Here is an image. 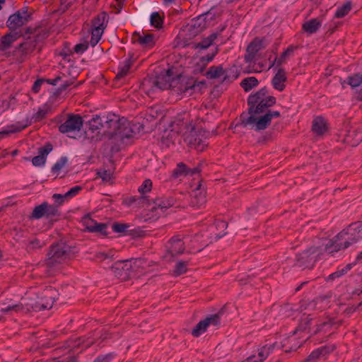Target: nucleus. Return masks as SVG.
I'll return each mask as SVG.
<instances>
[{
  "label": "nucleus",
  "mask_w": 362,
  "mask_h": 362,
  "mask_svg": "<svg viewBox=\"0 0 362 362\" xmlns=\"http://www.w3.org/2000/svg\"><path fill=\"white\" fill-rule=\"evenodd\" d=\"M107 14L105 13H101L93 21V26L95 28L105 29L104 23L106 21Z\"/></svg>",
  "instance_id": "42"
},
{
  "label": "nucleus",
  "mask_w": 362,
  "mask_h": 362,
  "mask_svg": "<svg viewBox=\"0 0 362 362\" xmlns=\"http://www.w3.org/2000/svg\"><path fill=\"white\" fill-rule=\"evenodd\" d=\"M52 150V146L50 144H47L44 147L40 148L38 153L39 155L35 156L32 163L35 166H40L45 164L46 161V156Z\"/></svg>",
  "instance_id": "24"
},
{
  "label": "nucleus",
  "mask_w": 362,
  "mask_h": 362,
  "mask_svg": "<svg viewBox=\"0 0 362 362\" xmlns=\"http://www.w3.org/2000/svg\"><path fill=\"white\" fill-rule=\"evenodd\" d=\"M105 122L103 124L100 117L97 116L89 122V129L86 132V134L88 136L93 139L95 138V133L96 132L100 134L98 130L103 128L104 129L103 134L106 136L105 132L107 131V128L105 127Z\"/></svg>",
  "instance_id": "21"
},
{
  "label": "nucleus",
  "mask_w": 362,
  "mask_h": 362,
  "mask_svg": "<svg viewBox=\"0 0 362 362\" xmlns=\"http://www.w3.org/2000/svg\"><path fill=\"white\" fill-rule=\"evenodd\" d=\"M163 23V20L158 13L155 12L151 14V24L154 27L160 28Z\"/></svg>",
  "instance_id": "48"
},
{
  "label": "nucleus",
  "mask_w": 362,
  "mask_h": 362,
  "mask_svg": "<svg viewBox=\"0 0 362 362\" xmlns=\"http://www.w3.org/2000/svg\"><path fill=\"white\" fill-rule=\"evenodd\" d=\"M184 142L197 151H203L207 146V136L201 127H195L188 122L187 133L184 136Z\"/></svg>",
  "instance_id": "7"
},
{
  "label": "nucleus",
  "mask_w": 362,
  "mask_h": 362,
  "mask_svg": "<svg viewBox=\"0 0 362 362\" xmlns=\"http://www.w3.org/2000/svg\"><path fill=\"white\" fill-rule=\"evenodd\" d=\"M47 114V112L45 110H40L35 115V118L36 119H42V118H44L45 117Z\"/></svg>",
  "instance_id": "64"
},
{
  "label": "nucleus",
  "mask_w": 362,
  "mask_h": 362,
  "mask_svg": "<svg viewBox=\"0 0 362 362\" xmlns=\"http://www.w3.org/2000/svg\"><path fill=\"white\" fill-rule=\"evenodd\" d=\"M144 262L141 259L134 261H118L111 267L113 275L121 281H126L130 279V272L136 268L141 267Z\"/></svg>",
  "instance_id": "8"
},
{
  "label": "nucleus",
  "mask_w": 362,
  "mask_h": 362,
  "mask_svg": "<svg viewBox=\"0 0 362 362\" xmlns=\"http://www.w3.org/2000/svg\"><path fill=\"white\" fill-rule=\"evenodd\" d=\"M217 35L216 33H213L208 37L204 38L202 42L192 44V47L195 49L200 48L202 49H207L211 45H212Z\"/></svg>",
  "instance_id": "31"
},
{
  "label": "nucleus",
  "mask_w": 362,
  "mask_h": 362,
  "mask_svg": "<svg viewBox=\"0 0 362 362\" xmlns=\"http://www.w3.org/2000/svg\"><path fill=\"white\" fill-rule=\"evenodd\" d=\"M180 81V75L174 72L173 69L162 71L155 78H145L141 88L150 97H153L155 89H173L175 91L182 90Z\"/></svg>",
  "instance_id": "1"
},
{
  "label": "nucleus",
  "mask_w": 362,
  "mask_h": 362,
  "mask_svg": "<svg viewBox=\"0 0 362 362\" xmlns=\"http://www.w3.org/2000/svg\"><path fill=\"white\" fill-rule=\"evenodd\" d=\"M153 187V183L151 180L147 179L145 180L141 187L139 188L138 191L140 194H144L145 193L149 192L151 191Z\"/></svg>",
  "instance_id": "47"
},
{
  "label": "nucleus",
  "mask_w": 362,
  "mask_h": 362,
  "mask_svg": "<svg viewBox=\"0 0 362 362\" xmlns=\"http://www.w3.org/2000/svg\"><path fill=\"white\" fill-rule=\"evenodd\" d=\"M275 344H272L270 345H266L262 346L261 349L258 350V357L259 360L263 362L270 354V353L274 349Z\"/></svg>",
  "instance_id": "36"
},
{
  "label": "nucleus",
  "mask_w": 362,
  "mask_h": 362,
  "mask_svg": "<svg viewBox=\"0 0 362 362\" xmlns=\"http://www.w3.org/2000/svg\"><path fill=\"white\" fill-rule=\"evenodd\" d=\"M187 174H189V171L187 166L184 163H180L177 164V167L173 170V176L177 178L181 175H187Z\"/></svg>",
  "instance_id": "40"
},
{
  "label": "nucleus",
  "mask_w": 362,
  "mask_h": 362,
  "mask_svg": "<svg viewBox=\"0 0 362 362\" xmlns=\"http://www.w3.org/2000/svg\"><path fill=\"white\" fill-rule=\"evenodd\" d=\"M355 264H348L344 268L341 270H338L331 274H329L327 279V281H332L336 278H339L350 270Z\"/></svg>",
  "instance_id": "38"
},
{
  "label": "nucleus",
  "mask_w": 362,
  "mask_h": 362,
  "mask_svg": "<svg viewBox=\"0 0 362 362\" xmlns=\"http://www.w3.org/2000/svg\"><path fill=\"white\" fill-rule=\"evenodd\" d=\"M320 25V21L316 18H314L309 21L305 22L303 24L302 28L305 32L308 33H313L319 29Z\"/></svg>",
  "instance_id": "30"
},
{
  "label": "nucleus",
  "mask_w": 362,
  "mask_h": 362,
  "mask_svg": "<svg viewBox=\"0 0 362 362\" xmlns=\"http://www.w3.org/2000/svg\"><path fill=\"white\" fill-rule=\"evenodd\" d=\"M322 356L320 351L314 350L303 362H317Z\"/></svg>",
  "instance_id": "49"
},
{
  "label": "nucleus",
  "mask_w": 362,
  "mask_h": 362,
  "mask_svg": "<svg viewBox=\"0 0 362 362\" xmlns=\"http://www.w3.org/2000/svg\"><path fill=\"white\" fill-rule=\"evenodd\" d=\"M22 309H23L22 305H12V306H8L5 308H1V311L4 313H7L11 310H15V311L18 312V310H21Z\"/></svg>",
  "instance_id": "61"
},
{
  "label": "nucleus",
  "mask_w": 362,
  "mask_h": 362,
  "mask_svg": "<svg viewBox=\"0 0 362 362\" xmlns=\"http://www.w3.org/2000/svg\"><path fill=\"white\" fill-rule=\"evenodd\" d=\"M264 39L256 37L249 43L244 59L247 63L255 62L259 56V52L264 49Z\"/></svg>",
  "instance_id": "15"
},
{
  "label": "nucleus",
  "mask_w": 362,
  "mask_h": 362,
  "mask_svg": "<svg viewBox=\"0 0 362 362\" xmlns=\"http://www.w3.org/2000/svg\"><path fill=\"white\" fill-rule=\"evenodd\" d=\"M318 247L315 245L304 247L296 256V261L300 267L312 268L315 262V255Z\"/></svg>",
  "instance_id": "12"
},
{
  "label": "nucleus",
  "mask_w": 362,
  "mask_h": 362,
  "mask_svg": "<svg viewBox=\"0 0 362 362\" xmlns=\"http://www.w3.org/2000/svg\"><path fill=\"white\" fill-rule=\"evenodd\" d=\"M70 250L64 244L53 245L47 254L46 264L49 268H55L69 257Z\"/></svg>",
  "instance_id": "9"
},
{
  "label": "nucleus",
  "mask_w": 362,
  "mask_h": 362,
  "mask_svg": "<svg viewBox=\"0 0 362 362\" xmlns=\"http://www.w3.org/2000/svg\"><path fill=\"white\" fill-rule=\"evenodd\" d=\"M214 55H215V52L212 53L210 55L208 54L206 57H202L199 59V62L197 63L195 69H194V72H197V73L202 72L204 70V69L206 66V64L213 59Z\"/></svg>",
  "instance_id": "34"
},
{
  "label": "nucleus",
  "mask_w": 362,
  "mask_h": 362,
  "mask_svg": "<svg viewBox=\"0 0 362 362\" xmlns=\"http://www.w3.org/2000/svg\"><path fill=\"white\" fill-rule=\"evenodd\" d=\"M81 189V187L79 186L74 187L71 188L69 191H68L65 194L64 197H72L76 196Z\"/></svg>",
  "instance_id": "56"
},
{
  "label": "nucleus",
  "mask_w": 362,
  "mask_h": 362,
  "mask_svg": "<svg viewBox=\"0 0 362 362\" xmlns=\"http://www.w3.org/2000/svg\"><path fill=\"white\" fill-rule=\"evenodd\" d=\"M346 142L352 146L358 145L362 141V132L349 131L346 137Z\"/></svg>",
  "instance_id": "28"
},
{
  "label": "nucleus",
  "mask_w": 362,
  "mask_h": 362,
  "mask_svg": "<svg viewBox=\"0 0 362 362\" xmlns=\"http://www.w3.org/2000/svg\"><path fill=\"white\" fill-rule=\"evenodd\" d=\"M37 40V37H28L25 42L19 45L18 48L24 54H28L36 47Z\"/></svg>",
  "instance_id": "27"
},
{
  "label": "nucleus",
  "mask_w": 362,
  "mask_h": 362,
  "mask_svg": "<svg viewBox=\"0 0 362 362\" xmlns=\"http://www.w3.org/2000/svg\"><path fill=\"white\" fill-rule=\"evenodd\" d=\"M30 16L27 12L18 11L11 15L7 21V26L11 30H16L17 28L25 25L29 20Z\"/></svg>",
  "instance_id": "17"
},
{
  "label": "nucleus",
  "mask_w": 362,
  "mask_h": 362,
  "mask_svg": "<svg viewBox=\"0 0 362 362\" xmlns=\"http://www.w3.org/2000/svg\"><path fill=\"white\" fill-rule=\"evenodd\" d=\"M184 78H181L180 77V81L181 83V84H178V86H181L182 88L183 89L182 90H179V91H176L177 93H186L189 89L192 88L193 87V85H190V86H187L186 83H185L184 81Z\"/></svg>",
  "instance_id": "57"
},
{
  "label": "nucleus",
  "mask_w": 362,
  "mask_h": 362,
  "mask_svg": "<svg viewBox=\"0 0 362 362\" xmlns=\"http://www.w3.org/2000/svg\"><path fill=\"white\" fill-rule=\"evenodd\" d=\"M168 243L169 246L167 252L170 255L171 257L182 254L185 250L182 240L178 236L172 238Z\"/></svg>",
  "instance_id": "20"
},
{
  "label": "nucleus",
  "mask_w": 362,
  "mask_h": 362,
  "mask_svg": "<svg viewBox=\"0 0 362 362\" xmlns=\"http://www.w3.org/2000/svg\"><path fill=\"white\" fill-rule=\"evenodd\" d=\"M131 67V62L129 61H127L124 66L121 69V70L117 73L116 76V79H120L124 77L128 73L129 69Z\"/></svg>",
  "instance_id": "50"
},
{
  "label": "nucleus",
  "mask_w": 362,
  "mask_h": 362,
  "mask_svg": "<svg viewBox=\"0 0 362 362\" xmlns=\"http://www.w3.org/2000/svg\"><path fill=\"white\" fill-rule=\"evenodd\" d=\"M110 358H111V354H107L105 356H100L93 362H105L107 360L110 359Z\"/></svg>",
  "instance_id": "63"
},
{
  "label": "nucleus",
  "mask_w": 362,
  "mask_h": 362,
  "mask_svg": "<svg viewBox=\"0 0 362 362\" xmlns=\"http://www.w3.org/2000/svg\"><path fill=\"white\" fill-rule=\"evenodd\" d=\"M104 29L93 28L92 30V36L90 39V44L93 47L96 45L101 38Z\"/></svg>",
  "instance_id": "44"
},
{
  "label": "nucleus",
  "mask_w": 362,
  "mask_h": 362,
  "mask_svg": "<svg viewBox=\"0 0 362 362\" xmlns=\"http://www.w3.org/2000/svg\"><path fill=\"white\" fill-rule=\"evenodd\" d=\"M336 346L334 344L332 345H326L323 346L321 348L317 349L319 351H320V354L322 356H326L330 353H332L334 349Z\"/></svg>",
  "instance_id": "51"
},
{
  "label": "nucleus",
  "mask_w": 362,
  "mask_h": 362,
  "mask_svg": "<svg viewBox=\"0 0 362 362\" xmlns=\"http://www.w3.org/2000/svg\"><path fill=\"white\" fill-rule=\"evenodd\" d=\"M152 200L153 199H149L146 196H141L139 199V204L141 207L149 206L153 204V202H152Z\"/></svg>",
  "instance_id": "53"
},
{
  "label": "nucleus",
  "mask_w": 362,
  "mask_h": 362,
  "mask_svg": "<svg viewBox=\"0 0 362 362\" xmlns=\"http://www.w3.org/2000/svg\"><path fill=\"white\" fill-rule=\"evenodd\" d=\"M287 81L286 71L282 68H279L276 74L272 80V84L274 89L283 91L286 87L285 83Z\"/></svg>",
  "instance_id": "22"
},
{
  "label": "nucleus",
  "mask_w": 362,
  "mask_h": 362,
  "mask_svg": "<svg viewBox=\"0 0 362 362\" xmlns=\"http://www.w3.org/2000/svg\"><path fill=\"white\" fill-rule=\"evenodd\" d=\"M134 40L137 41L142 45L151 47L153 45V35L152 34H146L141 35L139 33H135L133 35Z\"/></svg>",
  "instance_id": "29"
},
{
  "label": "nucleus",
  "mask_w": 362,
  "mask_h": 362,
  "mask_svg": "<svg viewBox=\"0 0 362 362\" xmlns=\"http://www.w3.org/2000/svg\"><path fill=\"white\" fill-rule=\"evenodd\" d=\"M313 318L310 315H308L306 317H305L299 325L298 329H296V332H303L305 334V336L303 337L300 341L292 345L288 349H285V352L288 353L291 351H296L299 347L302 346V344L306 341L312 335L315 334L313 333L314 329L311 328V322Z\"/></svg>",
  "instance_id": "11"
},
{
  "label": "nucleus",
  "mask_w": 362,
  "mask_h": 362,
  "mask_svg": "<svg viewBox=\"0 0 362 362\" xmlns=\"http://www.w3.org/2000/svg\"><path fill=\"white\" fill-rule=\"evenodd\" d=\"M98 175L105 181L109 180L111 177L110 172L105 170L98 172Z\"/></svg>",
  "instance_id": "62"
},
{
  "label": "nucleus",
  "mask_w": 362,
  "mask_h": 362,
  "mask_svg": "<svg viewBox=\"0 0 362 362\" xmlns=\"http://www.w3.org/2000/svg\"><path fill=\"white\" fill-rule=\"evenodd\" d=\"M187 271V262H183V261H180L176 264L175 269L173 270V274L175 276H180V275H182V274L186 273Z\"/></svg>",
  "instance_id": "46"
},
{
  "label": "nucleus",
  "mask_w": 362,
  "mask_h": 362,
  "mask_svg": "<svg viewBox=\"0 0 362 362\" xmlns=\"http://www.w3.org/2000/svg\"><path fill=\"white\" fill-rule=\"evenodd\" d=\"M204 28V18L202 16H199L196 20L192 21V23L186 27L184 32L189 33L187 35L189 37H194L199 34Z\"/></svg>",
  "instance_id": "19"
},
{
  "label": "nucleus",
  "mask_w": 362,
  "mask_h": 362,
  "mask_svg": "<svg viewBox=\"0 0 362 362\" xmlns=\"http://www.w3.org/2000/svg\"><path fill=\"white\" fill-rule=\"evenodd\" d=\"M67 162V158L65 157L62 158L58 162H57L52 167V171L54 173L59 172Z\"/></svg>",
  "instance_id": "52"
},
{
  "label": "nucleus",
  "mask_w": 362,
  "mask_h": 362,
  "mask_svg": "<svg viewBox=\"0 0 362 362\" xmlns=\"http://www.w3.org/2000/svg\"><path fill=\"white\" fill-rule=\"evenodd\" d=\"M127 228V226L123 223H114L112 226V229L117 233H122Z\"/></svg>",
  "instance_id": "60"
},
{
  "label": "nucleus",
  "mask_w": 362,
  "mask_h": 362,
  "mask_svg": "<svg viewBox=\"0 0 362 362\" xmlns=\"http://www.w3.org/2000/svg\"><path fill=\"white\" fill-rule=\"evenodd\" d=\"M280 112H264L258 110H248L247 112L243 113L240 116L241 124L244 126H250L255 131L266 129L272 123L273 117H279Z\"/></svg>",
  "instance_id": "4"
},
{
  "label": "nucleus",
  "mask_w": 362,
  "mask_h": 362,
  "mask_svg": "<svg viewBox=\"0 0 362 362\" xmlns=\"http://www.w3.org/2000/svg\"><path fill=\"white\" fill-rule=\"evenodd\" d=\"M83 223L86 227V230L90 232V228L94 226L95 221L90 218L88 216H85L83 219Z\"/></svg>",
  "instance_id": "55"
},
{
  "label": "nucleus",
  "mask_w": 362,
  "mask_h": 362,
  "mask_svg": "<svg viewBox=\"0 0 362 362\" xmlns=\"http://www.w3.org/2000/svg\"><path fill=\"white\" fill-rule=\"evenodd\" d=\"M88 47V43L87 42L78 44L74 47V52L76 53H81L87 49Z\"/></svg>",
  "instance_id": "58"
},
{
  "label": "nucleus",
  "mask_w": 362,
  "mask_h": 362,
  "mask_svg": "<svg viewBox=\"0 0 362 362\" xmlns=\"http://www.w3.org/2000/svg\"><path fill=\"white\" fill-rule=\"evenodd\" d=\"M83 126L82 117L78 115H69L66 120L59 127V131L62 134L80 131Z\"/></svg>",
  "instance_id": "14"
},
{
  "label": "nucleus",
  "mask_w": 362,
  "mask_h": 362,
  "mask_svg": "<svg viewBox=\"0 0 362 362\" xmlns=\"http://www.w3.org/2000/svg\"><path fill=\"white\" fill-rule=\"evenodd\" d=\"M152 202L153 205L158 206V208L163 209H168L171 206V205H165L163 201L160 200L159 198H156L152 200Z\"/></svg>",
  "instance_id": "59"
},
{
  "label": "nucleus",
  "mask_w": 362,
  "mask_h": 362,
  "mask_svg": "<svg viewBox=\"0 0 362 362\" xmlns=\"http://www.w3.org/2000/svg\"><path fill=\"white\" fill-rule=\"evenodd\" d=\"M225 74V71L223 70V67L219 66H211L209 68V69L206 71V76L208 78L210 79H214V78H218L223 76Z\"/></svg>",
  "instance_id": "32"
},
{
  "label": "nucleus",
  "mask_w": 362,
  "mask_h": 362,
  "mask_svg": "<svg viewBox=\"0 0 362 362\" xmlns=\"http://www.w3.org/2000/svg\"><path fill=\"white\" fill-rule=\"evenodd\" d=\"M351 9V2H346L341 7L339 8L335 13L337 18H343L348 14Z\"/></svg>",
  "instance_id": "41"
},
{
  "label": "nucleus",
  "mask_w": 362,
  "mask_h": 362,
  "mask_svg": "<svg viewBox=\"0 0 362 362\" xmlns=\"http://www.w3.org/2000/svg\"><path fill=\"white\" fill-rule=\"evenodd\" d=\"M188 122L180 119L171 121L163 129L161 142L168 148L181 144L187 133Z\"/></svg>",
  "instance_id": "5"
},
{
  "label": "nucleus",
  "mask_w": 362,
  "mask_h": 362,
  "mask_svg": "<svg viewBox=\"0 0 362 362\" xmlns=\"http://www.w3.org/2000/svg\"><path fill=\"white\" fill-rule=\"evenodd\" d=\"M107 224L105 223H98L95 222L94 223V226L90 228V232L91 233H98L102 235L106 236L107 233L106 231Z\"/></svg>",
  "instance_id": "45"
},
{
  "label": "nucleus",
  "mask_w": 362,
  "mask_h": 362,
  "mask_svg": "<svg viewBox=\"0 0 362 362\" xmlns=\"http://www.w3.org/2000/svg\"><path fill=\"white\" fill-rule=\"evenodd\" d=\"M105 127L107 128V131L105 132L106 136L117 141L130 139L134 134L132 124L127 119L119 118L115 115L107 117Z\"/></svg>",
  "instance_id": "3"
},
{
  "label": "nucleus",
  "mask_w": 362,
  "mask_h": 362,
  "mask_svg": "<svg viewBox=\"0 0 362 362\" xmlns=\"http://www.w3.org/2000/svg\"><path fill=\"white\" fill-rule=\"evenodd\" d=\"M293 52L292 48H288L286 51H284L281 55L279 58H276L274 62L269 66V69L274 65V63H276V66L279 68H281V66L285 62L286 57L288 55Z\"/></svg>",
  "instance_id": "43"
},
{
  "label": "nucleus",
  "mask_w": 362,
  "mask_h": 362,
  "mask_svg": "<svg viewBox=\"0 0 362 362\" xmlns=\"http://www.w3.org/2000/svg\"><path fill=\"white\" fill-rule=\"evenodd\" d=\"M21 36L19 32H11L3 36L1 39L0 49L5 50L11 47L13 42L16 41Z\"/></svg>",
  "instance_id": "26"
},
{
  "label": "nucleus",
  "mask_w": 362,
  "mask_h": 362,
  "mask_svg": "<svg viewBox=\"0 0 362 362\" xmlns=\"http://www.w3.org/2000/svg\"><path fill=\"white\" fill-rule=\"evenodd\" d=\"M55 293V291L52 288L42 292L38 300L33 306V310L35 311H42L52 308L54 301Z\"/></svg>",
  "instance_id": "13"
},
{
  "label": "nucleus",
  "mask_w": 362,
  "mask_h": 362,
  "mask_svg": "<svg viewBox=\"0 0 362 362\" xmlns=\"http://www.w3.org/2000/svg\"><path fill=\"white\" fill-rule=\"evenodd\" d=\"M221 324V318L218 314H212L200 320L192 329L191 334L195 338L206 332L209 327H216Z\"/></svg>",
  "instance_id": "10"
},
{
  "label": "nucleus",
  "mask_w": 362,
  "mask_h": 362,
  "mask_svg": "<svg viewBox=\"0 0 362 362\" xmlns=\"http://www.w3.org/2000/svg\"><path fill=\"white\" fill-rule=\"evenodd\" d=\"M47 207V202H44L40 205L35 206L30 216V219H38L45 215V209Z\"/></svg>",
  "instance_id": "35"
},
{
  "label": "nucleus",
  "mask_w": 362,
  "mask_h": 362,
  "mask_svg": "<svg viewBox=\"0 0 362 362\" xmlns=\"http://www.w3.org/2000/svg\"><path fill=\"white\" fill-rule=\"evenodd\" d=\"M57 213H58V210H57V206H52V205H49L47 203V207L45 209V215H47V216H56L57 214Z\"/></svg>",
  "instance_id": "54"
},
{
  "label": "nucleus",
  "mask_w": 362,
  "mask_h": 362,
  "mask_svg": "<svg viewBox=\"0 0 362 362\" xmlns=\"http://www.w3.org/2000/svg\"><path fill=\"white\" fill-rule=\"evenodd\" d=\"M311 132L316 137H323L329 132L327 120L322 115L315 116L312 120Z\"/></svg>",
  "instance_id": "16"
},
{
  "label": "nucleus",
  "mask_w": 362,
  "mask_h": 362,
  "mask_svg": "<svg viewBox=\"0 0 362 362\" xmlns=\"http://www.w3.org/2000/svg\"><path fill=\"white\" fill-rule=\"evenodd\" d=\"M201 183L199 182L196 189L193 191L194 192V197L196 200L195 204L198 206H200L203 204L205 203V193L202 191H200L201 188Z\"/></svg>",
  "instance_id": "37"
},
{
  "label": "nucleus",
  "mask_w": 362,
  "mask_h": 362,
  "mask_svg": "<svg viewBox=\"0 0 362 362\" xmlns=\"http://www.w3.org/2000/svg\"><path fill=\"white\" fill-rule=\"evenodd\" d=\"M330 296L322 295L312 300H310L305 307L308 311H322L324 309V303L325 300H329Z\"/></svg>",
  "instance_id": "23"
},
{
  "label": "nucleus",
  "mask_w": 362,
  "mask_h": 362,
  "mask_svg": "<svg viewBox=\"0 0 362 362\" xmlns=\"http://www.w3.org/2000/svg\"><path fill=\"white\" fill-rule=\"evenodd\" d=\"M258 80L255 77H247L243 79L240 83L241 87L245 92L251 90L258 85Z\"/></svg>",
  "instance_id": "33"
},
{
  "label": "nucleus",
  "mask_w": 362,
  "mask_h": 362,
  "mask_svg": "<svg viewBox=\"0 0 362 362\" xmlns=\"http://www.w3.org/2000/svg\"><path fill=\"white\" fill-rule=\"evenodd\" d=\"M362 235V221H357L350 224L348 227L340 231L333 240H331V245H327L328 250L334 247L330 253L345 250L358 243Z\"/></svg>",
  "instance_id": "2"
},
{
  "label": "nucleus",
  "mask_w": 362,
  "mask_h": 362,
  "mask_svg": "<svg viewBox=\"0 0 362 362\" xmlns=\"http://www.w3.org/2000/svg\"><path fill=\"white\" fill-rule=\"evenodd\" d=\"M28 126V122L25 124L21 125V126H13V125L9 126V127H8L7 129L0 132V135L8 136L11 133H16V132H21L22 129H25Z\"/></svg>",
  "instance_id": "39"
},
{
  "label": "nucleus",
  "mask_w": 362,
  "mask_h": 362,
  "mask_svg": "<svg viewBox=\"0 0 362 362\" xmlns=\"http://www.w3.org/2000/svg\"><path fill=\"white\" fill-rule=\"evenodd\" d=\"M340 322L337 323L335 322L334 318L328 317L327 320L318 324L315 329H314L313 333L318 334L320 332H323L325 334L329 333L332 328L335 325H339Z\"/></svg>",
  "instance_id": "25"
},
{
  "label": "nucleus",
  "mask_w": 362,
  "mask_h": 362,
  "mask_svg": "<svg viewBox=\"0 0 362 362\" xmlns=\"http://www.w3.org/2000/svg\"><path fill=\"white\" fill-rule=\"evenodd\" d=\"M276 98L267 95V90L263 88L251 94L247 98L248 110H258L264 112H274L269 107L276 104Z\"/></svg>",
  "instance_id": "6"
},
{
  "label": "nucleus",
  "mask_w": 362,
  "mask_h": 362,
  "mask_svg": "<svg viewBox=\"0 0 362 362\" xmlns=\"http://www.w3.org/2000/svg\"><path fill=\"white\" fill-rule=\"evenodd\" d=\"M345 83L351 86L357 100H362V74H356L349 76Z\"/></svg>",
  "instance_id": "18"
}]
</instances>
